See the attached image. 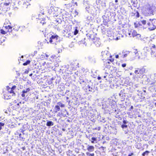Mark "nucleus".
<instances>
[{
	"instance_id": "f257e3e1",
	"label": "nucleus",
	"mask_w": 156,
	"mask_h": 156,
	"mask_svg": "<svg viewBox=\"0 0 156 156\" xmlns=\"http://www.w3.org/2000/svg\"><path fill=\"white\" fill-rule=\"evenodd\" d=\"M154 10L152 7L149 4H147L143 8V12L145 16H150L153 15Z\"/></svg>"
},
{
	"instance_id": "f03ea898",
	"label": "nucleus",
	"mask_w": 156,
	"mask_h": 156,
	"mask_svg": "<svg viewBox=\"0 0 156 156\" xmlns=\"http://www.w3.org/2000/svg\"><path fill=\"white\" fill-rule=\"evenodd\" d=\"M16 87L15 85L13 86L11 88L9 87L8 86L7 87V90L8 91V92L5 93L4 94V96L5 99H9L11 98V95H9V93L12 94V95H15L16 94L14 92L13 90H14Z\"/></svg>"
},
{
	"instance_id": "7ed1b4c3",
	"label": "nucleus",
	"mask_w": 156,
	"mask_h": 156,
	"mask_svg": "<svg viewBox=\"0 0 156 156\" xmlns=\"http://www.w3.org/2000/svg\"><path fill=\"white\" fill-rule=\"evenodd\" d=\"M48 13L54 17H57L58 16L59 11L57 7L51 6L48 9Z\"/></svg>"
},
{
	"instance_id": "20e7f679",
	"label": "nucleus",
	"mask_w": 156,
	"mask_h": 156,
	"mask_svg": "<svg viewBox=\"0 0 156 156\" xmlns=\"http://www.w3.org/2000/svg\"><path fill=\"white\" fill-rule=\"evenodd\" d=\"M12 27L10 25L3 26L2 29L0 30V33L2 34H5L8 32L12 31Z\"/></svg>"
},
{
	"instance_id": "39448f33",
	"label": "nucleus",
	"mask_w": 156,
	"mask_h": 156,
	"mask_svg": "<svg viewBox=\"0 0 156 156\" xmlns=\"http://www.w3.org/2000/svg\"><path fill=\"white\" fill-rule=\"evenodd\" d=\"M146 71L145 69L144 68H142L141 69H137L135 71L134 73L137 76L140 77V76L145 73Z\"/></svg>"
},
{
	"instance_id": "423d86ee",
	"label": "nucleus",
	"mask_w": 156,
	"mask_h": 156,
	"mask_svg": "<svg viewBox=\"0 0 156 156\" xmlns=\"http://www.w3.org/2000/svg\"><path fill=\"white\" fill-rule=\"evenodd\" d=\"M65 106L64 104H63L61 102H59L57 103V105L55 106L54 111L55 113H57L60 110V107L61 108L64 107Z\"/></svg>"
},
{
	"instance_id": "0eeeda50",
	"label": "nucleus",
	"mask_w": 156,
	"mask_h": 156,
	"mask_svg": "<svg viewBox=\"0 0 156 156\" xmlns=\"http://www.w3.org/2000/svg\"><path fill=\"white\" fill-rule=\"evenodd\" d=\"M150 49L151 51V54L152 57H154L155 53L156 52V46L154 44H151L150 46Z\"/></svg>"
},
{
	"instance_id": "6e6552de",
	"label": "nucleus",
	"mask_w": 156,
	"mask_h": 156,
	"mask_svg": "<svg viewBox=\"0 0 156 156\" xmlns=\"http://www.w3.org/2000/svg\"><path fill=\"white\" fill-rule=\"evenodd\" d=\"M79 63L76 61H71L70 62V66L73 70L76 69V68L79 67Z\"/></svg>"
},
{
	"instance_id": "1a4fd4ad",
	"label": "nucleus",
	"mask_w": 156,
	"mask_h": 156,
	"mask_svg": "<svg viewBox=\"0 0 156 156\" xmlns=\"http://www.w3.org/2000/svg\"><path fill=\"white\" fill-rule=\"evenodd\" d=\"M58 36L57 35H52L50 37L49 42L51 43L54 44L55 41L57 40Z\"/></svg>"
},
{
	"instance_id": "9d476101",
	"label": "nucleus",
	"mask_w": 156,
	"mask_h": 156,
	"mask_svg": "<svg viewBox=\"0 0 156 156\" xmlns=\"http://www.w3.org/2000/svg\"><path fill=\"white\" fill-rule=\"evenodd\" d=\"M147 55V54L145 53H143L142 51V52L139 51L136 57L139 59H142L144 58Z\"/></svg>"
},
{
	"instance_id": "9b49d317",
	"label": "nucleus",
	"mask_w": 156,
	"mask_h": 156,
	"mask_svg": "<svg viewBox=\"0 0 156 156\" xmlns=\"http://www.w3.org/2000/svg\"><path fill=\"white\" fill-rule=\"evenodd\" d=\"M132 52L130 51H123L122 52V58H125L128 55L132 54Z\"/></svg>"
},
{
	"instance_id": "f8f14e48",
	"label": "nucleus",
	"mask_w": 156,
	"mask_h": 156,
	"mask_svg": "<svg viewBox=\"0 0 156 156\" xmlns=\"http://www.w3.org/2000/svg\"><path fill=\"white\" fill-rule=\"evenodd\" d=\"M30 91V89L29 88H27L26 90H23L22 91V94H21V96L23 98H25V94L29 92Z\"/></svg>"
},
{
	"instance_id": "ddd939ff",
	"label": "nucleus",
	"mask_w": 156,
	"mask_h": 156,
	"mask_svg": "<svg viewBox=\"0 0 156 156\" xmlns=\"http://www.w3.org/2000/svg\"><path fill=\"white\" fill-rule=\"evenodd\" d=\"M70 14L72 17H75L78 14V12L75 10H73L71 11Z\"/></svg>"
},
{
	"instance_id": "4468645a",
	"label": "nucleus",
	"mask_w": 156,
	"mask_h": 156,
	"mask_svg": "<svg viewBox=\"0 0 156 156\" xmlns=\"http://www.w3.org/2000/svg\"><path fill=\"white\" fill-rule=\"evenodd\" d=\"M147 25L150 26L148 28L150 30H153L156 28V27L152 24V23H147Z\"/></svg>"
},
{
	"instance_id": "2eb2a0df",
	"label": "nucleus",
	"mask_w": 156,
	"mask_h": 156,
	"mask_svg": "<svg viewBox=\"0 0 156 156\" xmlns=\"http://www.w3.org/2000/svg\"><path fill=\"white\" fill-rule=\"evenodd\" d=\"M150 50H151L150 47H146L144 48L142 51L143 53H145L146 54H147V52H149L150 51Z\"/></svg>"
},
{
	"instance_id": "dca6fc26",
	"label": "nucleus",
	"mask_w": 156,
	"mask_h": 156,
	"mask_svg": "<svg viewBox=\"0 0 156 156\" xmlns=\"http://www.w3.org/2000/svg\"><path fill=\"white\" fill-rule=\"evenodd\" d=\"M94 149V147L93 146H88L87 148V150L89 152L93 151Z\"/></svg>"
},
{
	"instance_id": "f3484780",
	"label": "nucleus",
	"mask_w": 156,
	"mask_h": 156,
	"mask_svg": "<svg viewBox=\"0 0 156 156\" xmlns=\"http://www.w3.org/2000/svg\"><path fill=\"white\" fill-rule=\"evenodd\" d=\"M71 31L73 33L74 35H76L78 32V30L77 29V27L74 28Z\"/></svg>"
},
{
	"instance_id": "a211bd4d",
	"label": "nucleus",
	"mask_w": 156,
	"mask_h": 156,
	"mask_svg": "<svg viewBox=\"0 0 156 156\" xmlns=\"http://www.w3.org/2000/svg\"><path fill=\"white\" fill-rule=\"evenodd\" d=\"M55 24H58L62 22V20L61 19L57 18L55 20Z\"/></svg>"
},
{
	"instance_id": "6ab92c4d",
	"label": "nucleus",
	"mask_w": 156,
	"mask_h": 156,
	"mask_svg": "<svg viewBox=\"0 0 156 156\" xmlns=\"http://www.w3.org/2000/svg\"><path fill=\"white\" fill-rule=\"evenodd\" d=\"M131 32H132V36L133 37H136L137 33L136 31L135 30H133L132 31H131Z\"/></svg>"
},
{
	"instance_id": "aec40b11",
	"label": "nucleus",
	"mask_w": 156,
	"mask_h": 156,
	"mask_svg": "<svg viewBox=\"0 0 156 156\" xmlns=\"http://www.w3.org/2000/svg\"><path fill=\"white\" fill-rule=\"evenodd\" d=\"M54 125V123L51 121H48L46 123V125L48 126H52Z\"/></svg>"
},
{
	"instance_id": "412c9836",
	"label": "nucleus",
	"mask_w": 156,
	"mask_h": 156,
	"mask_svg": "<svg viewBox=\"0 0 156 156\" xmlns=\"http://www.w3.org/2000/svg\"><path fill=\"white\" fill-rule=\"evenodd\" d=\"M87 156H94V153H90L89 152H87L86 153Z\"/></svg>"
},
{
	"instance_id": "4be33fe9",
	"label": "nucleus",
	"mask_w": 156,
	"mask_h": 156,
	"mask_svg": "<svg viewBox=\"0 0 156 156\" xmlns=\"http://www.w3.org/2000/svg\"><path fill=\"white\" fill-rule=\"evenodd\" d=\"M138 52H139V51H138L137 50L134 49V51H133V52H132V54H134L135 55L136 57V55H137V54L138 53Z\"/></svg>"
},
{
	"instance_id": "5701e85b",
	"label": "nucleus",
	"mask_w": 156,
	"mask_h": 156,
	"mask_svg": "<svg viewBox=\"0 0 156 156\" xmlns=\"http://www.w3.org/2000/svg\"><path fill=\"white\" fill-rule=\"evenodd\" d=\"M149 153V151H145V152H144L142 154V155L143 156H145V155H148V154Z\"/></svg>"
},
{
	"instance_id": "b1692460",
	"label": "nucleus",
	"mask_w": 156,
	"mask_h": 156,
	"mask_svg": "<svg viewBox=\"0 0 156 156\" xmlns=\"http://www.w3.org/2000/svg\"><path fill=\"white\" fill-rule=\"evenodd\" d=\"M30 63V60H27L25 62L23 63V66H26L28 64H29Z\"/></svg>"
},
{
	"instance_id": "393cba45",
	"label": "nucleus",
	"mask_w": 156,
	"mask_h": 156,
	"mask_svg": "<svg viewBox=\"0 0 156 156\" xmlns=\"http://www.w3.org/2000/svg\"><path fill=\"white\" fill-rule=\"evenodd\" d=\"M63 20L65 21V23H66V21H67V22H68V17L66 16H63Z\"/></svg>"
},
{
	"instance_id": "a878e982",
	"label": "nucleus",
	"mask_w": 156,
	"mask_h": 156,
	"mask_svg": "<svg viewBox=\"0 0 156 156\" xmlns=\"http://www.w3.org/2000/svg\"><path fill=\"white\" fill-rule=\"evenodd\" d=\"M121 127L122 129H124L125 128H127V126L126 125H121Z\"/></svg>"
},
{
	"instance_id": "bb28decb",
	"label": "nucleus",
	"mask_w": 156,
	"mask_h": 156,
	"mask_svg": "<svg viewBox=\"0 0 156 156\" xmlns=\"http://www.w3.org/2000/svg\"><path fill=\"white\" fill-rule=\"evenodd\" d=\"M94 43L95 44L96 46H97V47H99L100 46V42H98L97 43H96V42H95Z\"/></svg>"
},
{
	"instance_id": "cd10ccee",
	"label": "nucleus",
	"mask_w": 156,
	"mask_h": 156,
	"mask_svg": "<svg viewBox=\"0 0 156 156\" xmlns=\"http://www.w3.org/2000/svg\"><path fill=\"white\" fill-rule=\"evenodd\" d=\"M4 125H5V123H2V122H0V126H1V127H2V126H4Z\"/></svg>"
},
{
	"instance_id": "c85d7f7f",
	"label": "nucleus",
	"mask_w": 156,
	"mask_h": 156,
	"mask_svg": "<svg viewBox=\"0 0 156 156\" xmlns=\"http://www.w3.org/2000/svg\"><path fill=\"white\" fill-rule=\"evenodd\" d=\"M141 35L140 34H137L136 37L137 38H139L140 37Z\"/></svg>"
},
{
	"instance_id": "c756f323",
	"label": "nucleus",
	"mask_w": 156,
	"mask_h": 156,
	"mask_svg": "<svg viewBox=\"0 0 156 156\" xmlns=\"http://www.w3.org/2000/svg\"><path fill=\"white\" fill-rule=\"evenodd\" d=\"M141 22H142V24H143L144 25L146 24V22L145 20H143L141 21Z\"/></svg>"
},
{
	"instance_id": "7c9ffc66",
	"label": "nucleus",
	"mask_w": 156,
	"mask_h": 156,
	"mask_svg": "<svg viewBox=\"0 0 156 156\" xmlns=\"http://www.w3.org/2000/svg\"><path fill=\"white\" fill-rule=\"evenodd\" d=\"M10 4V3H4V5L5 6H8Z\"/></svg>"
},
{
	"instance_id": "2f4dec72",
	"label": "nucleus",
	"mask_w": 156,
	"mask_h": 156,
	"mask_svg": "<svg viewBox=\"0 0 156 156\" xmlns=\"http://www.w3.org/2000/svg\"><path fill=\"white\" fill-rule=\"evenodd\" d=\"M41 23L42 24V25H43L44 23H46V22H44V21L42 20L41 21Z\"/></svg>"
},
{
	"instance_id": "473e14b6",
	"label": "nucleus",
	"mask_w": 156,
	"mask_h": 156,
	"mask_svg": "<svg viewBox=\"0 0 156 156\" xmlns=\"http://www.w3.org/2000/svg\"><path fill=\"white\" fill-rule=\"evenodd\" d=\"M132 32H131V31L130 32H129L128 33V35L130 37H131L132 36Z\"/></svg>"
},
{
	"instance_id": "72a5a7b5",
	"label": "nucleus",
	"mask_w": 156,
	"mask_h": 156,
	"mask_svg": "<svg viewBox=\"0 0 156 156\" xmlns=\"http://www.w3.org/2000/svg\"><path fill=\"white\" fill-rule=\"evenodd\" d=\"M154 81L156 82V73L154 74Z\"/></svg>"
},
{
	"instance_id": "f704fd0d",
	"label": "nucleus",
	"mask_w": 156,
	"mask_h": 156,
	"mask_svg": "<svg viewBox=\"0 0 156 156\" xmlns=\"http://www.w3.org/2000/svg\"><path fill=\"white\" fill-rule=\"evenodd\" d=\"M136 16L137 17H138L139 16V13L138 12H136Z\"/></svg>"
},
{
	"instance_id": "c9c22d12",
	"label": "nucleus",
	"mask_w": 156,
	"mask_h": 156,
	"mask_svg": "<svg viewBox=\"0 0 156 156\" xmlns=\"http://www.w3.org/2000/svg\"><path fill=\"white\" fill-rule=\"evenodd\" d=\"M128 122L126 120H123V123L124 124H126Z\"/></svg>"
},
{
	"instance_id": "e433bc0d",
	"label": "nucleus",
	"mask_w": 156,
	"mask_h": 156,
	"mask_svg": "<svg viewBox=\"0 0 156 156\" xmlns=\"http://www.w3.org/2000/svg\"><path fill=\"white\" fill-rule=\"evenodd\" d=\"M91 140L94 141H96V139L95 137H93L91 138Z\"/></svg>"
},
{
	"instance_id": "4c0bfd02",
	"label": "nucleus",
	"mask_w": 156,
	"mask_h": 156,
	"mask_svg": "<svg viewBox=\"0 0 156 156\" xmlns=\"http://www.w3.org/2000/svg\"><path fill=\"white\" fill-rule=\"evenodd\" d=\"M122 67H125L126 66V64L125 63L123 64H122Z\"/></svg>"
},
{
	"instance_id": "58836bf2",
	"label": "nucleus",
	"mask_w": 156,
	"mask_h": 156,
	"mask_svg": "<svg viewBox=\"0 0 156 156\" xmlns=\"http://www.w3.org/2000/svg\"><path fill=\"white\" fill-rule=\"evenodd\" d=\"M133 154V153H131V154H129L128 156H131Z\"/></svg>"
},
{
	"instance_id": "ea45409f",
	"label": "nucleus",
	"mask_w": 156,
	"mask_h": 156,
	"mask_svg": "<svg viewBox=\"0 0 156 156\" xmlns=\"http://www.w3.org/2000/svg\"><path fill=\"white\" fill-rule=\"evenodd\" d=\"M119 55H116V56H115V58H119Z\"/></svg>"
},
{
	"instance_id": "a19ab883",
	"label": "nucleus",
	"mask_w": 156,
	"mask_h": 156,
	"mask_svg": "<svg viewBox=\"0 0 156 156\" xmlns=\"http://www.w3.org/2000/svg\"><path fill=\"white\" fill-rule=\"evenodd\" d=\"M110 60L111 62H112L114 61V59H113L111 58L110 59Z\"/></svg>"
},
{
	"instance_id": "79ce46f5",
	"label": "nucleus",
	"mask_w": 156,
	"mask_h": 156,
	"mask_svg": "<svg viewBox=\"0 0 156 156\" xmlns=\"http://www.w3.org/2000/svg\"><path fill=\"white\" fill-rule=\"evenodd\" d=\"M74 44H71L70 45V47L71 48L72 47H73V46H74Z\"/></svg>"
},
{
	"instance_id": "37998d69",
	"label": "nucleus",
	"mask_w": 156,
	"mask_h": 156,
	"mask_svg": "<svg viewBox=\"0 0 156 156\" xmlns=\"http://www.w3.org/2000/svg\"><path fill=\"white\" fill-rule=\"evenodd\" d=\"M107 51L106 52V53H105V51L102 52V54H104V53H105V54H107Z\"/></svg>"
},
{
	"instance_id": "c03bdc74",
	"label": "nucleus",
	"mask_w": 156,
	"mask_h": 156,
	"mask_svg": "<svg viewBox=\"0 0 156 156\" xmlns=\"http://www.w3.org/2000/svg\"><path fill=\"white\" fill-rule=\"evenodd\" d=\"M133 109V106H131L130 108V110H130L131 109Z\"/></svg>"
},
{
	"instance_id": "a18cd8bd",
	"label": "nucleus",
	"mask_w": 156,
	"mask_h": 156,
	"mask_svg": "<svg viewBox=\"0 0 156 156\" xmlns=\"http://www.w3.org/2000/svg\"><path fill=\"white\" fill-rule=\"evenodd\" d=\"M98 80H100V79H101V77H99H99H98Z\"/></svg>"
},
{
	"instance_id": "49530a36",
	"label": "nucleus",
	"mask_w": 156,
	"mask_h": 156,
	"mask_svg": "<svg viewBox=\"0 0 156 156\" xmlns=\"http://www.w3.org/2000/svg\"><path fill=\"white\" fill-rule=\"evenodd\" d=\"M155 57L154 56V57H152L153 58H156V52L155 53Z\"/></svg>"
},
{
	"instance_id": "de8ad7c7",
	"label": "nucleus",
	"mask_w": 156,
	"mask_h": 156,
	"mask_svg": "<svg viewBox=\"0 0 156 156\" xmlns=\"http://www.w3.org/2000/svg\"><path fill=\"white\" fill-rule=\"evenodd\" d=\"M33 75V74L32 73L30 74V75H29V76H31L32 75Z\"/></svg>"
},
{
	"instance_id": "09e8293b",
	"label": "nucleus",
	"mask_w": 156,
	"mask_h": 156,
	"mask_svg": "<svg viewBox=\"0 0 156 156\" xmlns=\"http://www.w3.org/2000/svg\"><path fill=\"white\" fill-rule=\"evenodd\" d=\"M91 142L92 143H94V140H92V141H91Z\"/></svg>"
},
{
	"instance_id": "8fccbe9b",
	"label": "nucleus",
	"mask_w": 156,
	"mask_h": 156,
	"mask_svg": "<svg viewBox=\"0 0 156 156\" xmlns=\"http://www.w3.org/2000/svg\"><path fill=\"white\" fill-rule=\"evenodd\" d=\"M115 2H118V0H115Z\"/></svg>"
},
{
	"instance_id": "3c124183",
	"label": "nucleus",
	"mask_w": 156,
	"mask_h": 156,
	"mask_svg": "<svg viewBox=\"0 0 156 156\" xmlns=\"http://www.w3.org/2000/svg\"><path fill=\"white\" fill-rule=\"evenodd\" d=\"M66 32V33H67V30H66H66H64V32Z\"/></svg>"
},
{
	"instance_id": "603ef678",
	"label": "nucleus",
	"mask_w": 156,
	"mask_h": 156,
	"mask_svg": "<svg viewBox=\"0 0 156 156\" xmlns=\"http://www.w3.org/2000/svg\"><path fill=\"white\" fill-rule=\"evenodd\" d=\"M101 148H104V147H102H102H101Z\"/></svg>"
},
{
	"instance_id": "864d4df0",
	"label": "nucleus",
	"mask_w": 156,
	"mask_h": 156,
	"mask_svg": "<svg viewBox=\"0 0 156 156\" xmlns=\"http://www.w3.org/2000/svg\"><path fill=\"white\" fill-rule=\"evenodd\" d=\"M2 127L0 126V130H1L2 129Z\"/></svg>"
},
{
	"instance_id": "5fc2aeb1",
	"label": "nucleus",
	"mask_w": 156,
	"mask_h": 156,
	"mask_svg": "<svg viewBox=\"0 0 156 156\" xmlns=\"http://www.w3.org/2000/svg\"><path fill=\"white\" fill-rule=\"evenodd\" d=\"M144 92H146V91L145 90L144 91Z\"/></svg>"
},
{
	"instance_id": "6e6d98bb",
	"label": "nucleus",
	"mask_w": 156,
	"mask_h": 156,
	"mask_svg": "<svg viewBox=\"0 0 156 156\" xmlns=\"http://www.w3.org/2000/svg\"><path fill=\"white\" fill-rule=\"evenodd\" d=\"M105 77H105V76H104V78H105Z\"/></svg>"
},
{
	"instance_id": "4d7b16f0",
	"label": "nucleus",
	"mask_w": 156,
	"mask_h": 156,
	"mask_svg": "<svg viewBox=\"0 0 156 156\" xmlns=\"http://www.w3.org/2000/svg\"><path fill=\"white\" fill-rule=\"evenodd\" d=\"M151 84H154V83H151Z\"/></svg>"
},
{
	"instance_id": "13d9d810",
	"label": "nucleus",
	"mask_w": 156,
	"mask_h": 156,
	"mask_svg": "<svg viewBox=\"0 0 156 156\" xmlns=\"http://www.w3.org/2000/svg\"><path fill=\"white\" fill-rule=\"evenodd\" d=\"M118 37H117V39H118Z\"/></svg>"
},
{
	"instance_id": "bf43d9fd",
	"label": "nucleus",
	"mask_w": 156,
	"mask_h": 156,
	"mask_svg": "<svg viewBox=\"0 0 156 156\" xmlns=\"http://www.w3.org/2000/svg\"><path fill=\"white\" fill-rule=\"evenodd\" d=\"M87 19H88V20H89V19H88V17L87 18Z\"/></svg>"
},
{
	"instance_id": "052dcab7",
	"label": "nucleus",
	"mask_w": 156,
	"mask_h": 156,
	"mask_svg": "<svg viewBox=\"0 0 156 156\" xmlns=\"http://www.w3.org/2000/svg\"><path fill=\"white\" fill-rule=\"evenodd\" d=\"M87 19H88V20H89V19H88V17L87 18Z\"/></svg>"
}]
</instances>
